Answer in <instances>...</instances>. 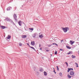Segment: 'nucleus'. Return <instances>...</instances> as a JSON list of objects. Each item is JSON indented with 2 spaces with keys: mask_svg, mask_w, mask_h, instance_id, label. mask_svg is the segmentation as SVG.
Listing matches in <instances>:
<instances>
[{
  "mask_svg": "<svg viewBox=\"0 0 79 79\" xmlns=\"http://www.w3.org/2000/svg\"><path fill=\"white\" fill-rule=\"evenodd\" d=\"M61 29L64 31V32H67V31L69 30V28H68V27H66L65 28L62 27Z\"/></svg>",
  "mask_w": 79,
  "mask_h": 79,
  "instance_id": "obj_1",
  "label": "nucleus"
},
{
  "mask_svg": "<svg viewBox=\"0 0 79 79\" xmlns=\"http://www.w3.org/2000/svg\"><path fill=\"white\" fill-rule=\"evenodd\" d=\"M14 16V18L15 20H17V16H16V14H14L13 15Z\"/></svg>",
  "mask_w": 79,
  "mask_h": 79,
  "instance_id": "obj_2",
  "label": "nucleus"
},
{
  "mask_svg": "<svg viewBox=\"0 0 79 79\" xmlns=\"http://www.w3.org/2000/svg\"><path fill=\"white\" fill-rule=\"evenodd\" d=\"M74 74V72L73 71H71L70 72V75L71 76H73Z\"/></svg>",
  "mask_w": 79,
  "mask_h": 79,
  "instance_id": "obj_3",
  "label": "nucleus"
},
{
  "mask_svg": "<svg viewBox=\"0 0 79 79\" xmlns=\"http://www.w3.org/2000/svg\"><path fill=\"white\" fill-rule=\"evenodd\" d=\"M11 38V36L10 35H8V36L6 38V39L8 40V39H10Z\"/></svg>",
  "mask_w": 79,
  "mask_h": 79,
  "instance_id": "obj_4",
  "label": "nucleus"
},
{
  "mask_svg": "<svg viewBox=\"0 0 79 79\" xmlns=\"http://www.w3.org/2000/svg\"><path fill=\"white\" fill-rule=\"evenodd\" d=\"M31 45H35V42L34 41H31Z\"/></svg>",
  "mask_w": 79,
  "mask_h": 79,
  "instance_id": "obj_5",
  "label": "nucleus"
},
{
  "mask_svg": "<svg viewBox=\"0 0 79 79\" xmlns=\"http://www.w3.org/2000/svg\"><path fill=\"white\" fill-rule=\"evenodd\" d=\"M39 37L41 38V39H42L43 37H44V36H43V35L42 34H41L40 35H39Z\"/></svg>",
  "mask_w": 79,
  "mask_h": 79,
  "instance_id": "obj_6",
  "label": "nucleus"
},
{
  "mask_svg": "<svg viewBox=\"0 0 79 79\" xmlns=\"http://www.w3.org/2000/svg\"><path fill=\"white\" fill-rule=\"evenodd\" d=\"M21 24H22V22H21V21H19V26H21Z\"/></svg>",
  "mask_w": 79,
  "mask_h": 79,
  "instance_id": "obj_7",
  "label": "nucleus"
},
{
  "mask_svg": "<svg viewBox=\"0 0 79 79\" xmlns=\"http://www.w3.org/2000/svg\"><path fill=\"white\" fill-rule=\"evenodd\" d=\"M22 38H26V35H22Z\"/></svg>",
  "mask_w": 79,
  "mask_h": 79,
  "instance_id": "obj_8",
  "label": "nucleus"
},
{
  "mask_svg": "<svg viewBox=\"0 0 79 79\" xmlns=\"http://www.w3.org/2000/svg\"><path fill=\"white\" fill-rule=\"evenodd\" d=\"M67 77H68V78H69V79H71V76L69 74H68L67 75Z\"/></svg>",
  "mask_w": 79,
  "mask_h": 79,
  "instance_id": "obj_9",
  "label": "nucleus"
},
{
  "mask_svg": "<svg viewBox=\"0 0 79 79\" xmlns=\"http://www.w3.org/2000/svg\"><path fill=\"white\" fill-rule=\"evenodd\" d=\"M66 48L68 49H71V47H69V46H66Z\"/></svg>",
  "mask_w": 79,
  "mask_h": 79,
  "instance_id": "obj_10",
  "label": "nucleus"
},
{
  "mask_svg": "<svg viewBox=\"0 0 79 79\" xmlns=\"http://www.w3.org/2000/svg\"><path fill=\"white\" fill-rule=\"evenodd\" d=\"M70 43L71 45H73V43H74V42H73V41L71 40L70 41Z\"/></svg>",
  "mask_w": 79,
  "mask_h": 79,
  "instance_id": "obj_11",
  "label": "nucleus"
},
{
  "mask_svg": "<svg viewBox=\"0 0 79 79\" xmlns=\"http://www.w3.org/2000/svg\"><path fill=\"white\" fill-rule=\"evenodd\" d=\"M1 27H2V29H5V26H1Z\"/></svg>",
  "mask_w": 79,
  "mask_h": 79,
  "instance_id": "obj_12",
  "label": "nucleus"
},
{
  "mask_svg": "<svg viewBox=\"0 0 79 79\" xmlns=\"http://www.w3.org/2000/svg\"><path fill=\"white\" fill-rule=\"evenodd\" d=\"M30 47L31 48H32V49H33V50H34L35 51V49L34 47Z\"/></svg>",
  "mask_w": 79,
  "mask_h": 79,
  "instance_id": "obj_13",
  "label": "nucleus"
},
{
  "mask_svg": "<svg viewBox=\"0 0 79 79\" xmlns=\"http://www.w3.org/2000/svg\"><path fill=\"white\" fill-rule=\"evenodd\" d=\"M39 71H43V69L42 68H40L39 70Z\"/></svg>",
  "mask_w": 79,
  "mask_h": 79,
  "instance_id": "obj_14",
  "label": "nucleus"
},
{
  "mask_svg": "<svg viewBox=\"0 0 79 79\" xmlns=\"http://www.w3.org/2000/svg\"><path fill=\"white\" fill-rule=\"evenodd\" d=\"M10 8H11V7H8L7 8V10H10Z\"/></svg>",
  "mask_w": 79,
  "mask_h": 79,
  "instance_id": "obj_15",
  "label": "nucleus"
},
{
  "mask_svg": "<svg viewBox=\"0 0 79 79\" xmlns=\"http://www.w3.org/2000/svg\"><path fill=\"white\" fill-rule=\"evenodd\" d=\"M72 58H76V56L72 55Z\"/></svg>",
  "mask_w": 79,
  "mask_h": 79,
  "instance_id": "obj_16",
  "label": "nucleus"
},
{
  "mask_svg": "<svg viewBox=\"0 0 79 79\" xmlns=\"http://www.w3.org/2000/svg\"><path fill=\"white\" fill-rule=\"evenodd\" d=\"M44 76H47V72H44Z\"/></svg>",
  "mask_w": 79,
  "mask_h": 79,
  "instance_id": "obj_17",
  "label": "nucleus"
},
{
  "mask_svg": "<svg viewBox=\"0 0 79 79\" xmlns=\"http://www.w3.org/2000/svg\"><path fill=\"white\" fill-rule=\"evenodd\" d=\"M59 75H60V76H61H61H62V73H61V72L59 73Z\"/></svg>",
  "mask_w": 79,
  "mask_h": 79,
  "instance_id": "obj_18",
  "label": "nucleus"
},
{
  "mask_svg": "<svg viewBox=\"0 0 79 79\" xmlns=\"http://www.w3.org/2000/svg\"><path fill=\"white\" fill-rule=\"evenodd\" d=\"M6 20H9L10 18L8 17L6 18L5 19Z\"/></svg>",
  "mask_w": 79,
  "mask_h": 79,
  "instance_id": "obj_19",
  "label": "nucleus"
},
{
  "mask_svg": "<svg viewBox=\"0 0 79 79\" xmlns=\"http://www.w3.org/2000/svg\"><path fill=\"white\" fill-rule=\"evenodd\" d=\"M75 64H76V65H77V66H76V67H77V68L78 67V64H77V63H75Z\"/></svg>",
  "mask_w": 79,
  "mask_h": 79,
  "instance_id": "obj_20",
  "label": "nucleus"
},
{
  "mask_svg": "<svg viewBox=\"0 0 79 79\" xmlns=\"http://www.w3.org/2000/svg\"><path fill=\"white\" fill-rule=\"evenodd\" d=\"M33 37H36V35H35V34H34L33 35Z\"/></svg>",
  "mask_w": 79,
  "mask_h": 79,
  "instance_id": "obj_21",
  "label": "nucleus"
},
{
  "mask_svg": "<svg viewBox=\"0 0 79 79\" xmlns=\"http://www.w3.org/2000/svg\"><path fill=\"white\" fill-rule=\"evenodd\" d=\"M65 64H66L67 66H68V62H65Z\"/></svg>",
  "mask_w": 79,
  "mask_h": 79,
  "instance_id": "obj_22",
  "label": "nucleus"
},
{
  "mask_svg": "<svg viewBox=\"0 0 79 79\" xmlns=\"http://www.w3.org/2000/svg\"><path fill=\"white\" fill-rule=\"evenodd\" d=\"M19 46H22V44L21 43H19Z\"/></svg>",
  "mask_w": 79,
  "mask_h": 79,
  "instance_id": "obj_23",
  "label": "nucleus"
},
{
  "mask_svg": "<svg viewBox=\"0 0 79 79\" xmlns=\"http://www.w3.org/2000/svg\"><path fill=\"white\" fill-rule=\"evenodd\" d=\"M54 53L55 55H56V54H57V51H55V52Z\"/></svg>",
  "mask_w": 79,
  "mask_h": 79,
  "instance_id": "obj_24",
  "label": "nucleus"
},
{
  "mask_svg": "<svg viewBox=\"0 0 79 79\" xmlns=\"http://www.w3.org/2000/svg\"><path fill=\"white\" fill-rule=\"evenodd\" d=\"M56 68L58 71H59V68H58V66H56Z\"/></svg>",
  "mask_w": 79,
  "mask_h": 79,
  "instance_id": "obj_25",
  "label": "nucleus"
},
{
  "mask_svg": "<svg viewBox=\"0 0 79 79\" xmlns=\"http://www.w3.org/2000/svg\"><path fill=\"white\" fill-rule=\"evenodd\" d=\"M30 29L31 30V31H33V28H30Z\"/></svg>",
  "mask_w": 79,
  "mask_h": 79,
  "instance_id": "obj_26",
  "label": "nucleus"
},
{
  "mask_svg": "<svg viewBox=\"0 0 79 79\" xmlns=\"http://www.w3.org/2000/svg\"><path fill=\"white\" fill-rule=\"evenodd\" d=\"M60 51H63V50L62 49H60Z\"/></svg>",
  "mask_w": 79,
  "mask_h": 79,
  "instance_id": "obj_27",
  "label": "nucleus"
},
{
  "mask_svg": "<svg viewBox=\"0 0 79 79\" xmlns=\"http://www.w3.org/2000/svg\"><path fill=\"white\" fill-rule=\"evenodd\" d=\"M53 72H54L55 73V74H56V72L55 71V69H54V71H53Z\"/></svg>",
  "mask_w": 79,
  "mask_h": 79,
  "instance_id": "obj_28",
  "label": "nucleus"
},
{
  "mask_svg": "<svg viewBox=\"0 0 79 79\" xmlns=\"http://www.w3.org/2000/svg\"><path fill=\"white\" fill-rule=\"evenodd\" d=\"M71 53V52H69L68 53H67V54H68V55H69Z\"/></svg>",
  "mask_w": 79,
  "mask_h": 79,
  "instance_id": "obj_29",
  "label": "nucleus"
},
{
  "mask_svg": "<svg viewBox=\"0 0 79 79\" xmlns=\"http://www.w3.org/2000/svg\"><path fill=\"white\" fill-rule=\"evenodd\" d=\"M27 45L29 46V47H30V45H29V44H27Z\"/></svg>",
  "mask_w": 79,
  "mask_h": 79,
  "instance_id": "obj_30",
  "label": "nucleus"
},
{
  "mask_svg": "<svg viewBox=\"0 0 79 79\" xmlns=\"http://www.w3.org/2000/svg\"><path fill=\"white\" fill-rule=\"evenodd\" d=\"M68 70L70 71V70H71V69L70 68H68Z\"/></svg>",
  "mask_w": 79,
  "mask_h": 79,
  "instance_id": "obj_31",
  "label": "nucleus"
},
{
  "mask_svg": "<svg viewBox=\"0 0 79 79\" xmlns=\"http://www.w3.org/2000/svg\"><path fill=\"white\" fill-rule=\"evenodd\" d=\"M63 40H61V43H62V42H63Z\"/></svg>",
  "mask_w": 79,
  "mask_h": 79,
  "instance_id": "obj_32",
  "label": "nucleus"
},
{
  "mask_svg": "<svg viewBox=\"0 0 79 79\" xmlns=\"http://www.w3.org/2000/svg\"><path fill=\"white\" fill-rule=\"evenodd\" d=\"M70 70H72L73 71V68H70Z\"/></svg>",
  "mask_w": 79,
  "mask_h": 79,
  "instance_id": "obj_33",
  "label": "nucleus"
},
{
  "mask_svg": "<svg viewBox=\"0 0 79 79\" xmlns=\"http://www.w3.org/2000/svg\"><path fill=\"white\" fill-rule=\"evenodd\" d=\"M42 48H41L40 49V50H41V51H42Z\"/></svg>",
  "mask_w": 79,
  "mask_h": 79,
  "instance_id": "obj_34",
  "label": "nucleus"
},
{
  "mask_svg": "<svg viewBox=\"0 0 79 79\" xmlns=\"http://www.w3.org/2000/svg\"><path fill=\"white\" fill-rule=\"evenodd\" d=\"M55 45H56V46H57V47H58V44H55Z\"/></svg>",
  "mask_w": 79,
  "mask_h": 79,
  "instance_id": "obj_35",
  "label": "nucleus"
},
{
  "mask_svg": "<svg viewBox=\"0 0 79 79\" xmlns=\"http://www.w3.org/2000/svg\"><path fill=\"white\" fill-rule=\"evenodd\" d=\"M46 52H49V50H46Z\"/></svg>",
  "mask_w": 79,
  "mask_h": 79,
  "instance_id": "obj_36",
  "label": "nucleus"
},
{
  "mask_svg": "<svg viewBox=\"0 0 79 79\" xmlns=\"http://www.w3.org/2000/svg\"><path fill=\"white\" fill-rule=\"evenodd\" d=\"M56 44L55 43H53L52 45H55Z\"/></svg>",
  "mask_w": 79,
  "mask_h": 79,
  "instance_id": "obj_37",
  "label": "nucleus"
},
{
  "mask_svg": "<svg viewBox=\"0 0 79 79\" xmlns=\"http://www.w3.org/2000/svg\"><path fill=\"white\" fill-rule=\"evenodd\" d=\"M67 72H69V71L68 70H67Z\"/></svg>",
  "mask_w": 79,
  "mask_h": 79,
  "instance_id": "obj_38",
  "label": "nucleus"
},
{
  "mask_svg": "<svg viewBox=\"0 0 79 79\" xmlns=\"http://www.w3.org/2000/svg\"><path fill=\"white\" fill-rule=\"evenodd\" d=\"M39 47H40V44Z\"/></svg>",
  "mask_w": 79,
  "mask_h": 79,
  "instance_id": "obj_39",
  "label": "nucleus"
},
{
  "mask_svg": "<svg viewBox=\"0 0 79 79\" xmlns=\"http://www.w3.org/2000/svg\"><path fill=\"white\" fill-rule=\"evenodd\" d=\"M51 46H49V47H50Z\"/></svg>",
  "mask_w": 79,
  "mask_h": 79,
  "instance_id": "obj_40",
  "label": "nucleus"
},
{
  "mask_svg": "<svg viewBox=\"0 0 79 79\" xmlns=\"http://www.w3.org/2000/svg\"><path fill=\"white\" fill-rule=\"evenodd\" d=\"M34 71H35V70L34 69Z\"/></svg>",
  "mask_w": 79,
  "mask_h": 79,
  "instance_id": "obj_41",
  "label": "nucleus"
}]
</instances>
